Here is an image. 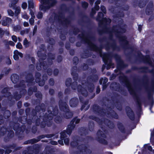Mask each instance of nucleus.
Here are the masks:
<instances>
[{"label":"nucleus","instance_id":"nucleus-1","mask_svg":"<svg viewBox=\"0 0 154 154\" xmlns=\"http://www.w3.org/2000/svg\"><path fill=\"white\" fill-rule=\"evenodd\" d=\"M84 32H85L84 31L82 32V34H79L78 36V38L81 39L82 42L87 43L88 47L89 50L99 53L100 56L102 57L103 62L106 65V69H109L112 66L114 65L111 59L112 57H113V55L114 54L112 52L103 53L102 49L104 48L103 46L100 45L98 47L96 45L90 41L88 38L93 39L94 38V37L90 36V32L87 34L86 35H85Z\"/></svg>","mask_w":154,"mask_h":154},{"label":"nucleus","instance_id":"nucleus-2","mask_svg":"<svg viewBox=\"0 0 154 154\" xmlns=\"http://www.w3.org/2000/svg\"><path fill=\"white\" fill-rule=\"evenodd\" d=\"M119 79L121 82L125 85L130 95L132 96L134 100H136L137 109V114L138 116H140V112L142 111V105L141 102L139 97L136 94L134 89L131 87L127 76L124 75L122 76H119Z\"/></svg>","mask_w":154,"mask_h":154},{"label":"nucleus","instance_id":"nucleus-3","mask_svg":"<svg viewBox=\"0 0 154 154\" xmlns=\"http://www.w3.org/2000/svg\"><path fill=\"white\" fill-rule=\"evenodd\" d=\"M112 30L115 32L116 36L119 39L120 45L124 50L131 49V48L130 46L129 41L127 39V37L125 35H122L123 33L126 32L125 28L117 25H114Z\"/></svg>","mask_w":154,"mask_h":154},{"label":"nucleus","instance_id":"nucleus-4","mask_svg":"<svg viewBox=\"0 0 154 154\" xmlns=\"http://www.w3.org/2000/svg\"><path fill=\"white\" fill-rule=\"evenodd\" d=\"M113 28V26H112L111 31H109V28L107 27L105 25H104L102 29H98L97 31L100 35H102L103 34L105 33H109V35L108 39L109 40L112 41V42L111 44L110 45L108 42L104 45V48L107 51L109 50L111 47L113 50L119 51L120 50V48L119 46L117 45L115 40L113 38V35L112 32H114L115 33V32L112 30Z\"/></svg>","mask_w":154,"mask_h":154},{"label":"nucleus","instance_id":"nucleus-5","mask_svg":"<svg viewBox=\"0 0 154 154\" xmlns=\"http://www.w3.org/2000/svg\"><path fill=\"white\" fill-rule=\"evenodd\" d=\"M41 3L39 5V10L44 12L54 6L57 3V0H39Z\"/></svg>","mask_w":154,"mask_h":154},{"label":"nucleus","instance_id":"nucleus-6","mask_svg":"<svg viewBox=\"0 0 154 154\" xmlns=\"http://www.w3.org/2000/svg\"><path fill=\"white\" fill-rule=\"evenodd\" d=\"M59 106L60 110L65 112L64 116L66 119H69L72 117L73 113L70 111L69 107L66 102L60 99L59 101Z\"/></svg>","mask_w":154,"mask_h":154},{"label":"nucleus","instance_id":"nucleus-7","mask_svg":"<svg viewBox=\"0 0 154 154\" xmlns=\"http://www.w3.org/2000/svg\"><path fill=\"white\" fill-rule=\"evenodd\" d=\"M113 57L115 58L117 64L116 69L114 70L115 73H117L128 67V65L124 63L119 55L117 54H114Z\"/></svg>","mask_w":154,"mask_h":154},{"label":"nucleus","instance_id":"nucleus-8","mask_svg":"<svg viewBox=\"0 0 154 154\" xmlns=\"http://www.w3.org/2000/svg\"><path fill=\"white\" fill-rule=\"evenodd\" d=\"M43 117V121L40 124V127L43 128L46 125L48 127H51L52 124L53 116L49 114H48L47 113H45Z\"/></svg>","mask_w":154,"mask_h":154},{"label":"nucleus","instance_id":"nucleus-9","mask_svg":"<svg viewBox=\"0 0 154 154\" xmlns=\"http://www.w3.org/2000/svg\"><path fill=\"white\" fill-rule=\"evenodd\" d=\"M59 15L55 14L54 19L55 21H58L60 22L64 26H67L71 23V21L68 18H65L63 12L59 13Z\"/></svg>","mask_w":154,"mask_h":154},{"label":"nucleus","instance_id":"nucleus-10","mask_svg":"<svg viewBox=\"0 0 154 154\" xmlns=\"http://www.w3.org/2000/svg\"><path fill=\"white\" fill-rule=\"evenodd\" d=\"M71 87L72 89L76 90L77 89L78 91L80 93L82 96L86 97L88 95V92L85 88H84L80 85H78L77 81H74L71 83Z\"/></svg>","mask_w":154,"mask_h":154},{"label":"nucleus","instance_id":"nucleus-11","mask_svg":"<svg viewBox=\"0 0 154 154\" xmlns=\"http://www.w3.org/2000/svg\"><path fill=\"white\" fill-rule=\"evenodd\" d=\"M10 125L11 127V125L12 126L13 129L15 131V134L17 136L23 133L26 129L25 126L22 125L21 127L20 126V124L17 122H11Z\"/></svg>","mask_w":154,"mask_h":154},{"label":"nucleus","instance_id":"nucleus-12","mask_svg":"<svg viewBox=\"0 0 154 154\" xmlns=\"http://www.w3.org/2000/svg\"><path fill=\"white\" fill-rule=\"evenodd\" d=\"M96 137V140L99 143L106 145L108 144V142L105 139L106 138V136L102 131L99 129L98 130Z\"/></svg>","mask_w":154,"mask_h":154},{"label":"nucleus","instance_id":"nucleus-13","mask_svg":"<svg viewBox=\"0 0 154 154\" xmlns=\"http://www.w3.org/2000/svg\"><path fill=\"white\" fill-rule=\"evenodd\" d=\"M131 69L134 71L140 70L142 73L149 72L151 73L154 77V69H152L151 70H149L148 67L143 66L138 67L135 66H133L131 67Z\"/></svg>","mask_w":154,"mask_h":154},{"label":"nucleus","instance_id":"nucleus-14","mask_svg":"<svg viewBox=\"0 0 154 154\" xmlns=\"http://www.w3.org/2000/svg\"><path fill=\"white\" fill-rule=\"evenodd\" d=\"M137 54L138 57L142 62L148 64L150 65H152V62L149 55L144 56L140 51L138 52Z\"/></svg>","mask_w":154,"mask_h":154},{"label":"nucleus","instance_id":"nucleus-15","mask_svg":"<svg viewBox=\"0 0 154 154\" xmlns=\"http://www.w3.org/2000/svg\"><path fill=\"white\" fill-rule=\"evenodd\" d=\"M92 110L94 113L100 116H104L106 114L105 109L97 104H94L92 106Z\"/></svg>","mask_w":154,"mask_h":154},{"label":"nucleus","instance_id":"nucleus-16","mask_svg":"<svg viewBox=\"0 0 154 154\" xmlns=\"http://www.w3.org/2000/svg\"><path fill=\"white\" fill-rule=\"evenodd\" d=\"M114 85V86L112 87L113 90L120 92L124 96L127 95V93L126 91L119 83L115 82Z\"/></svg>","mask_w":154,"mask_h":154},{"label":"nucleus","instance_id":"nucleus-17","mask_svg":"<svg viewBox=\"0 0 154 154\" xmlns=\"http://www.w3.org/2000/svg\"><path fill=\"white\" fill-rule=\"evenodd\" d=\"M25 78L26 82L28 83V86L33 85L35 84V82L34 81L35 79L32 73H28L26 75Z\"/></svg>","mask_w":154,"mask_h":154},{"label":"nucleus","instance_id":"nucleus-18","mask_svg":"<svg viewBox=\"0 0 154 154\" xmlns=\"http://www.w3.org/2000/svg\"><path fill=\"white\" fill-rule=\"evenodd\" d=\"M125 111L127 116L132 121H134L135 119V115L133 111L128 106L125 107Z\"/></svg>","mask_w":154,"mask_h":154},{"label":"nucleus","instance_id":"nucleus-19","mask_svg":"<svg viewBox=\"0 0 154 154\" xmlns=\"http://www.w3.org/2000/svg\"><path fill=\"white\" fill-rule=\"evenodd\" d=\"M148 2V0H140L138 2L137 0H135L134 2L133 6L136 7L138 6L140 8H143L146 6Z\"/></svg>","mask_w":154,"mask_h":154},{"label":"nucleus","instance_id":"nucleus-20","mask_svg":"<svg viewBox=\"0 0 154 154\" xmlns=\"http://www.w3.org/2000/svg\"><path fill=\"white\" fill-rule=\"evenodd\" d=\"M143 85L147 91H149V79L147 75H144L143 76Z\"/></svg>","mask_w":154,"mask_h":154},{"label":"nucleus","instance_id":"nucleus-21","mask_svg":"<svg viewBox=\"0 0 154 154\" xmlns=\"http://www.w3.org/2000/svg\"><path fill=\"white\" fill-rule=\"evenodd\" d=\"M153 3L152 2H149L147 5L146 9V14L147 15L151 14L153 10Z\"/></svg>","mask_w":154,"mask_h":154},{"label":"nucleus","instance_id":"nucleus-22","mask_svg":"<svg viewBox=\"0 0 154 154\" xmlns=\"http://www.w3.org/2000/svg\"><path fill=\"white\" fill-rule=\"evenodd\" d=\"M99 79L98 75L96 74H92L88 76L87 78V80L93 82H97Z\"/></svg>","mask_w":154,"mask_h":154},{"label":"nucleus","instance_id":"nucleus-23","mask_svg":"<svg viewBox=\"0 0 154 154\" xmlns=\"http://www.w3.org/2000/svg\"><path fill=\"white\" fill-rule=\"evenodd\" d=\"M38 65L37 64L36 66V68L38 71H40L42 67L45 70L47 69L48 68V64L46 62H39Z\"/></svg>","mask_w":154,"mask_h":154},{"label":"nucleus","instance_id":"nucleus-24","mask_svg":"<svg viewBox=\"0 0 154 154\" xmlns=\"http://www.w3.org/2000/svg\"><path fill=\"white\" fill-rule=\"evenodd\" d=\"M70 106L71 107H76L79 103V100L77 97H74L69 100Z\"/></svg>","mask_w":154,"mask_h":154},{"label":"nucleus","instance_id":"nucleus-25","mask_svg":"<svg viewBox=\"0 0 154 154\" xmlns=\"http://www.w3.org/2000/svg\"><path fill=\"white\" fill-rule=\"evenodd\" d=\"M48 112L49 113L48 114L53 116H56L57 115L58 113V109L57 106H56L53 109L52 111L48 110Z\"/></svg>","mask_w":154,"mask_h":154},{"label":"nucleus","instance_id":"nucleus-26","mask_svg":"<svg viewBox=\"0 0 154 154\" xmlns=\"http://www.w3.org/2000/svg\"><path fill=\"white\" fill-rule=\"evenodd\" d=\"M14 133L13 130H10L8 131L7 136L4 137V140L5 142L8 141L9 140L12 138L14 136Z\"/></svg>","mask_w":154,"mask_h":154},{"label":"nucleus","instance_id":"nucleus-27","mask_svg":"<svg viewBox=\"0 0 154 154\" xmlns=\"http://www.w3.org/2000/svg\"><path fill=\"white\" fill-rule=\"evenodd\" d=\"M117 126L118 128L121 133L123 134H125L126 133L125 128L122 123L118 122L117 124Z\"/></svg>","mask_w":154,"mask_h":154},{"label":"nucleus","instance_id":"nucleus-28","mask_svg":"<svg viewBox=\"0 0 154 154\" xmlns=\"http://www.w3.org/2000/svg\"><path fill=\"white\" fill-rule=\"evenodd\" d=\"M111 20L109 18H106V17H103L102 19V21L100 22L99 23V26H100L101 25H103V28L104 27V26L105 25L106 26V24H104L103 23H110L111 22ZM107 27V26H106Z\"/></svg>","mask_w":154,"mask_h":154},{"label":"nucleus","instance_id":"nucleus-29","mask_svg":"<svg viewBox=\"0 0 154 154\" xmlns=\"http://www.w3.org/2000/svg\"><path fill=\"white\" fill-rule=\"evenodd\" d=\"M11 81L13 83H16L19 81V76L17 74H13L11 77Z\"/></svg>","mask_w":154,"mask_h":154},{"label":"nucleus","instance_id":"nucleus-30","mask_svg":"<svg viewBox=\"0 0 154 154\" xmlns=\"http://www.w3.org/2000/svg\"><path fill=\"white\" fill-rule=\"evenodd\" d=\"M89 118L95 121L100 125L102 124L103 123V121L102 119L94 116H89Z\"/></svg>","mask_w":154,"mask_h":154},{"label":"nucleus","instance_id":"nucleus-31","mask_svg":"<svg viewBox=\"0 0 154 154\" xmlns=\"http://www.w3.org/2000/svg\"><path fill=\"white\" fill-rule=\"evenodd\" d=\"M37 88L36 86H34L32 87H29L28 90V94L29 96H31L33 92H37Z\"/></svg>","mask_w":154,"mask_h":154},{"label":"nucleus","instance_id":"nucleus-32","mask_svg":"<svg viewBox=\"0 0 154 154\" xmlns=\"http://www.w3.org/2000/svg\"><path fill=\"white\" fill-rule=\"evenodd\" d=\"M87 87L89 92L91 93L93 91L94 88L93 83L88 81L87 82Z\"/></svg>","mask_w":154,"mask_h":154},{"label":"nucleus","instance_id":"nucleus-33","mask_svg":"<svg viewBox=\"0 0 154 154\" xmlns=\"http://www.w3.org/2000/svg\"><path fill=\"white\" fill-rule=\"evenodd\" d=\"M81 136H86L88 134V130L85 127H82L80 129Z\"/></svg>","mask_w":154,"mask_h":154},{"label":"nucleus","instance_id":"nucleus-34","mask_svg":"<svg viewBox=\"0 0 154 154\" xmlns=\"http://www.w3.org/2000/svg\"><path fill=\"white\" fill-rule=\"evenodd\" d=\"M75 125H72L69 124L68 125L67 128L66 130V134L69 135H70L72 132V131L74 129Z\"/></svg>","mask_w":154,"mask_h":154},{"label":"nucleus","instance_id":"nucleus-35","mask_svg":"<svg viewBox=\"0 0 154 154\" xmlns=\"http://www.w3.org/2000/svg\"><path fill=\"white\" fill-rule=\"evenodd\" d=\"M107 114L110 115L113 118L115 119H118L119 117L118 114L114 110H112L111 112L108 111Z\"/></svg>","mask_w":154,"mask_h":154},{"label":"nucleus","instance_id":"nucleus-36","mask_svg":"<svg viewBox=\"0 0 154 154\" xmlns=\"http://www.w3.org/2000/svg\"><path fill=\"white\" fill-rule=\"evenodd\" d=\"M12 19L8 17H6L5 19L4 20L2 23V25L4 26H6L12 22Z\"/></svg>","mask_w":154,"mask_h":154},{"label":"nucleus","instance_id":"nucleus-37","mask_svg":"<svg viewBox=\"0 0 154 154\" xmlns=\"http://www.w3.org/2000/svg\"><path fill=\"white\" fill-rule=\"evenodd\" d=\"M48 76L46 74H44L42 75V79L41 80L39 83V86H43L45 85V82L47 80Z\"/></svg>","mask_w":154,"mask_h":154},{"label":"nucleus","instance_id":"nucleus-38","mask_svg":"<svg viewBox=\"0 0 154 154\" xmlns=\"http://www.w3.org/2000/svg\"><path fill=\"white\" fill-rule=\"evenodd\" d=\"M124 16V13L123 11H119L117 13L113 15V17L114 18H117L119 17H123Z\"/></svg>","mask_w":154,"mask_h":154},{"label":"nucleus","instance_id":"nucleus-39","mask_svg":"<svg viewBox=\"0 0 154 154\" xmlns=\"http://www.w3.org/2000/svg\"><path fill=\"white\" fill-rule=\"evenodd\" d=\"M15 88H25L26 87L24 82L23 80L20 81L18 84H17L14 85Z\"/></svg>","mask_w":154,"mask_h":154},{"label":"nucleus","instance_id":"nucleus-40","mask_svg":"<svg viewBox=\"0 0 154 154\" xmlns=\"http://www.w3.org/2000/svg\"><path fill=\"white\" fill-rule=\"evenodd\" d=\"M41 74L39 72H35V81L36 83H38L39 85L41 79Z\"/></svg>","mask_w":154,"mask_h":154},{"label":"nucleus","instance_id":"nucleus-41","mask_svg":"<svg viewBox=\"0 0 154 154\" xmlns=\"http://www.w3.org/2000/svg\"><path fill=\"white\" fill-rule=\"evenodd\" d=\"M60 8L61 10L65 12L68 11L69 10V8L65 4H61L60 6Z\"/></svg>","mask_w":154,"mask_h":154},{"label":"nucleus","instance_id":"nucleus-42","mask_svg":"<svg viewBox=\"0 0 154 154\" xmlns=\"http://www.w3.org/2000/svg\"><path fill=\"white\" fill-rule=\"evenodd\" d=\"M11 115V112L8 110H5L3 113V117L5 119H8L9 118Z\"/></svg>","mask_w":154,"mask_h":154},{"label":"nucleus","instance_id":"nucleus-43","mask_svg":"<svg viewBox=\"0 0 154 154\" xmlns=\"http://www.w3.org/2000/svg\"><path fill=\"white\" fill-rule=\"evenodd\" d=\"M14 99L16 101L19 100L21 97V95L18 94L17 91H15L13 93Z\"/></svg>","mask_w":154,"mask_h":154},{"label":"nucleus","instance_id":"nucleus-44","mask_svg":"<svg viewBox=\"0 0 154 154\" xmlns=\"http://www.w3.org/2000/svg\"><path fill=\"white\" fill-rule=\"evenodd\" d=\"M148 98L151 103V107H150V109L151 110L152 106L154 104V102L152 96L149 93H148Z\"/></svg>","mask_w":154,"mask_h":154},{"label":"nucleus","instance_id":"nucleus-45","mask_svg":"<svg viewBox=\"0 0 154 154\" xmlns=\"http://www.w3.org/2000/svg\"><path fill=\"white\" fill-rule=\"evenodd\" d=\"M78 141V140L72 141L70 143V145L71 147L72 148H75L77 147L79 145Z\"/></svg>","mask_w":154,"mask_h":154},{"label":"nucleus","instance_id":"nucleus-46","mask_svg":"<svg viewBox=\"0 0 154 154\" xmlns=\"http://www.w3.org/2000/svg\"><path fill=\"white\" fill-rule=\"evenodd\" d=\"M90 55L87 50H85L84 51V53L82 54L81 56V57L83 59H85L90 57Z\"/></svg>","mask_w":154,"mask_h":154},{"label":"nucleus","instance_id":"nucleus-47","mask_svg":"<svg viewBox=\"0 0 154 154\" xmlns=\"http://www.w3.org/2000/svg\"><path fill=\"white\" fill-rule=\"evenodd\" d=\"M94 122H89L88 125V130L91 132L93 131L94 130Z\"/></svg>","mask_w":154,"mask_h":154},{"label":"nucleus","instance_id":"nucleus-48","mask_svg":"<svg viewBox=\"0 0 154 154\" xmlns=\"http://www.w3.org/2000/svg\"><path fill=\"white\" fill-rule=\"evenodd\" d=\"M107 123L106 125L110 128H113L114 127V124L113 122L110 120L107 119Z\"/></svg>","mask_w":154,"mask_h":154},{"label":"nucleus","instance_id":"nucleus-49","mask_svg":"<svg viewBox=\"0 0 154 154\" xmlns=\"http://www.w3.org/2000/svg\"><path fill=\"white\" fill-rule=\"evenodd\" d=\"M27 151L29 152H38V150L36 148H34L31 146H28L27 148Z\"/></svg>","mask_w":154,"mask_h":154},{"label":"nucleus","instance_id":"nucleus-50","mask_svg":"<svg viewBox=\"0 0 154 154\" xmlns=\"http://www.w3.org/2000/svg\"><path fill=\"white\" fill-rule=\"evenodd\" d=\"M7 131V128L4 126H2L0 129V134L4 136L6 133Z\"/></svg>","mask_w":154,"mask_h":154},{"label":"nucleus","instance_id":"nucleus-51","mask_svg":"<svg viewBox=\"0 0 154 154\" xmlns=\"http://www.w3.org/2000/svg\"><path fill=\"white\" fill-rule=\"evenodd\" d=\"M47 41L48 44L50 45H51L52 47L54 45L55 43V40L53 38L49 37L48 38V39L47 40Z\"/></svg>","mask_w":154,"mask_h":154},{"label":"nucleus","instance_id":"nucleus-52","mask_svg":"<svg viewBox=\"0 0 154 154\" xmlns=\"http://www.w3.org/2000/svg\"><path fill=\"white\" fill-rule=\"evenodd\" d=\"M35 143L36 142L35 140V138H33L24 141V144H28L30 143H31V144H33Z\"/></svg>","mask_w":154,"mask_h":154},{"label":"nucleus","instance_id":"nucleus-53","mask_svg":"<svg viewBox=\"0 0 154 154\" xmlns=\"http://www.w3.org/2000/svg\"><path fill=\"white\" fill-rule=\"evenodd\" d=\"M33 122H35V124L36 126H39L41 123V119L40 118L38 117L34 118V119H32Z\"/></svg>","mask_w":154,"mask_h":154},{"label":"nucleus","instance_id":"nucleus-54","mask_svg":"<svg viewBox=\"0 0 154 154\" xmlns=\"http://www.w3.org/2000/svg\"><path fill=\"white\" fill-rule=\"evenodd\" d=\"M37 112L34 109H33L31 111V114L32 116V119H34V118L38 117L37 116Z\"/></svg>","mask_w":154,"mask_h":154},{"label":"nucleus","instance_id":"nucleus-55","mask_svg":"<svg viewBox=\"0 0 154 154\" xmlns=\"http://www.w3.org/2000/svg\"><path fill=\"white\" fill-rule=\"evenodd\" d=\"M72 79L71 78H67L65 81V85L67 87H69L71 85Z\"/></svg>","mask_w":154,"mask_h":154},{"label":"nucleus","instance_id":"nucleus-56","mask_svg":"<svg viewBox=\"0 0 154 154\" xmlns=\"http://www.w3.org/2000/svg\"><path fill=\"white\" fill-rule=\"evenodd\" d=\"M48 60L49 59L51 60H54L55 59V56L54 54H53L51 53H48Z\"/></svg>","mask_w":154,"mask_h":154},{"label":"nucleus","instance_id":"nucleus-57","mask_svg":"<svg viewBox=\"0 0 154 154\" xmlns=\"http://www.w3.org/2000/svg\"><path fill=\"white\" fill-rule=\"evenodd\" d=\"M3 148L5 149V153L7 154H9L12 151L8 145L5 146Z\"/></svg>","mask_w":154,"mask_h":154},{"label":"nucleus","instance_id":"nucleus-58","mask_svg":"<svg viewBox=\"0 0 154 154\" xmlns=\"http://www.w3.org/2000/svg\"><path fill=\"white\" fill-rule=\"evenodd\" d=\"M66 131H63L60 133V138L61 139L63 140L66 136Z\"/></svg>","mask_w":154,"mask_h":154},{"label":"nucleus","instance_id":"nucleus-59","mask_svg":"<svg viewBox=\"0 0 154 154\" xmlns=\"http://www.w3.org/2000/svg\"><path fill=\"white\" fill-rule=\"evenodd\" d=\"M4 42L5 43V45L7 46L9 45L11 46H14L15 45L14 43L12 41H9L8 42L6 40H5L4 41Z\"/></svg>","mask_w":154,"mask_h":154},{"label":"nucleus","instance_id":"nucleus-60","mask_svg":"<svg viewBox=\"0 0 154 154\" xmlns=\"http://www.w3.org/2000/svg\"><path fill=\"white\" fill-rule=\"evenodd\" d=\"M71 74L72 76L73 80L75 81H77L78 79V74L76 72L71 73Z\"/></svg>","mask_w":154,"mask_h":154},{"label":"nucleus","instance_id":"nucleus-61","mask_svg":"<svg viewBox=\"0 0 154 154\" xmlns=\"http://www.w3.org/2000/svg\"><path fill=\"white\" fill-rule=\"evenodd\" d=\"M85 147V146L84 144H82L79 145L77 148V149L79 150L80 152H83Z\"/></svg>","mask_w":154,"mask_h":154},{"label":"nucleus","instance_id":"nucleus-62","mask_svg":"<svg viewBox=\"0 0 154 154\" xmlns=\"http://www.w3.org/2000/svg\"><path fill=\"white\" fill-rule=\"evenodd\" d=\"M80 32L79 29L77 27L73 28V33L74 35H76Z\"/></svg>","mask_w":154,"mask_h":154},{"label":"nucleus","instance_id":"nucleus-63","mask_svg":"<svg viewBox=\"0 0 154 154\" xmlns=\"http://www.w3.org/2000/svg\"><path fill=\"white\" fill-rule=\"evenodd\" d=\"M86 63H88L89 65H93L94 63V60L91 58H89L87 60Z\"/></svg>","mask_w":154,"mask_h":154},{"label":"nucleus","instance_id":"nucleus-64","mask_svg":"<svg viewBox=\"0 0 154 154\" xmlns=\"http://www.w3.org/2000/svg\"><path fill=\"white\" fill-rule=\"evenodd\" d=\"M54 121L57 123H60L62 121V119L60 116H57L54 118Z\"/></svg>","mask_w":154,"mask_h":154}]
</instances>
